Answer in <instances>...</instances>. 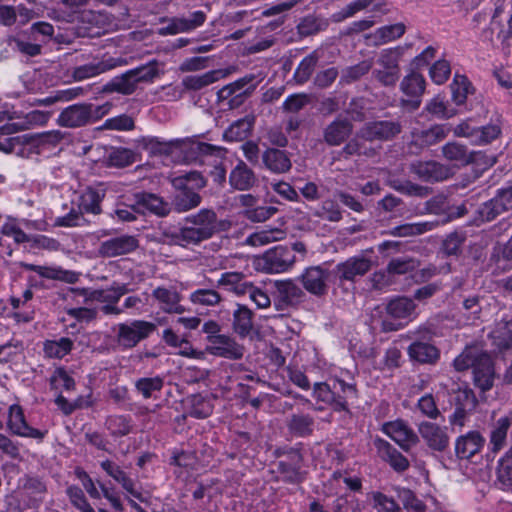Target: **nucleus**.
Here are the masks:
<instances>
[{"mask_svg":"<svg viewBox=\"0 0 512 512\" xmlns=\"http://www.w3.org/2000/svg\"><path fill=\"white\" fill-rule=\"evenodd\" d=\"M164 386V380L160 376L143 377L135 381V389L145 399L153 397L155 392H160Z\"/></svg>","mask_w":512,"mask_h":512,"instance_id":"8fccbe9b","label":"nucleus"},{"mask_svg":"<svg viewBox=\"0 0 512 512\" xmlns=\"http://www.w3.org/2000/svg\"><path fill=\"white\" fill-rule=\"evenodd\" d=\"M352 132L351 121L346 118H337L326 126L323 137L328 145L339 146L349 138Z\"/></svg>","mask_w":512,"mask_h":512,"instance_id":"a878e982","label":"nucleus"},{"mask_svg":"<svg viewBox=\"0 0 512 512\" xmlns=\"http://www.w3.org/2000/svg\"><path fill=\"white\" fill-rule=\"evenodd\" d=\"M313 419L308 415H293L289 421V429L300 436L312 432Z\"/></svg>","mask_w":512,"mask_h":512,"instance_id":"69168bd1","label":"nucleus"},{"mask_svg":"<svg viewBox=\"0 0 512 512\" xmlns=\"http://www.w3.org/2000/svg\"><path fill=\"white\" fill-rule=\"evenodd\" d=\"M506 210L500 204L499 200L495 196L491 200L485 202L478 210L479 217L482 221H492L498 215L505 212Z\"/></svg>","mask_w":512,"mask_h":512,"instance_id":"774afa93","label":"nucleus"},{"mask_svg":"<svg viewBox=\"0 0 512 512\" xmlns=\"http://www.w3.org/2000/svg\"><path fill=\"white\" fill-rule=\"evenodd\" d=\"M405 31L406 26L400 22L382 26L374 32L365 35V39L369 46L378 47L401 38Z\"/></svg>","mask_w":512,"mask_h":512,"instance_id":"bb28decb","label":"nucleus"},{"mask_svg":"<svg viewBox=\"0 0 512 512\" xmlns=\"http://www.w3.org/2000/svg\"><path fill=\"white\" fill-rule=\"evenodd\" d=\"M188 401L190 404L189 413L192 417L201 419L211 415L213 405L208 398L200 394H195L190 396Z\"/></svg>","mask_w":512,"mask_h":512,"instance_id":"3c124183","label":"nucleus"},{"mask_svg":"<svg viewBox=\"0 0 512 512\" xmlns=\"http://www.w3.org/2000/svg\"><path fill=\"white\" fill-rule=\"evenodd\" d=\"M7 426L13 434L22 437L42 439L45 435L44 432L27 424L23 410L19 405L10 406Z\"/></svg>","mask_w":512,"mask_h":512,"instance_id":"412c9836","label":"nucleus"},{"mask_svg":"<svg viewBox=\"0 0 512 512\" xmlns=\"http://www.w3.org/2000/svg\"><path fill=\"white\" fill-rule=\"evenodd\" d=\"M324 56V51L322 48H317L313 50L309 55L302 59V61L297 66L293 79L299 84L303 85L306 83L310 77L312 76L315 67L317 66L318 61Z\"/></svg>","mask_w":512,"mask_h":512,"instance_id":"473e14b6","label":"nucleus"},{"mask_svg":"<svg viewBox=\"0 0 512 512\" xmlns=\"http://www.w3.org/2000/svg\"><path fill=\"white\" fill-rule=\"evenodd\" d=\"M125 64V59L121 57L115 58L105 54L101 58H93V61L90 63L75 67L72 71V76L75 80L82 81L85 79L98 76L102 73H105L116 67L123 66Z\"/></svg>","mask_w":512,"mask_h":512,"instance_id":"9b49d317","label":"nucleus"},{"mask_svg":"<svg viewBox=\"0 0 512 512\" xmlns=\"http://www.w3.org/2000/svg\"><path fill=\"white\" fill-rule=\"evenodd\" d=\"M112 108V103L102 105L77 103L64 108L57 117V124L65 128H81L93 124L106 116Z\"/></svg>","mask_w":512,"mask_h":512,"instance_id":"7ed1b4c3","label":"nucleus"},{"mask_svg":"<svg viewBox=\"0 0 512 512\" xmlns=\"http://www.w3.org/2000/svg\"><path fill=\"white\" fill-rule=\"evenodd\" d=\"M457 371L473 368L474 383L483 392L493 386L495 372L492 359L487 352L477 347H467L453 362Z\"/></svg>","mask_w":512,"mask_h":512,"instance_id":"f03ea898","label":"nucleus"},{"mask_svg":"<svg viewBox=\"0 0 512 512\" xmlns=\"http://www.w3.org/2000/svg\"><path fill=\"white\" fill-rule=\"evenodd\" d=\"M382 457L397 472H403L409 468L408 459L394 448L390 443L384 441L381 446Z\"/></svg>","mask_w":512,"mask_h":512,"instance_id":"de8ad7c7","label":"nucleus"},{"mask_svg":"<svg viewBox=\"0 0 512 512\" xmlns=\"http://www.w3.org/2000/svg\"><path fill=\"white\" fill-rule=\"evenodd\" d=\"M485 439L478 431H470L457 438L455 452L459 459H470L480 452Z\"/></svg>","mask_w":512,"mask_h":512,"instance_id":"393cba45","label":"nucleus"},{"mask_svg":"<svg viewBox=\"0 0 512 512\" xmlns=\"http://www.w3.org/2000/svg\"><path fill=\"white\" fill-rule=\"evenodd\" d=\"M226 75L227 73L224 70H211L201 75L186 76L182 80V85L188 90H200L224 78Z\"/></svg>","mask_w":512,"mask_h":512,"instance_id":"ea45409f","label":"nucleus"},{"mask_svg":"<svg viewBox=\"0 0 512 512\" xmlns=\"http://www.w3.org/2000/svg\"><path fill=\"white\" fill-rule=\"evenodd\" d=\"M452 91V100L457 106H461L466 102L470 89V83L465 76L455 75L450 85Z\"/></svg>","mask_w":512,"mask_h":512,"instance_id":"6e6d98bb","label":"nucleus"},{"mask_svg":"<svg viewBox=\"0 0 512 512\" xmlns=\"http://www.w3.org/2000/svg\"><path fill=\"white\" fill-rule=\"evenodd\" d=\"M49 115L46 112L34 110L25 115V117L17 122H9L0 127V150L10 153L16 145L21 143L20 137L12 136L13 134L27 130L35 124H45Z\"/></svg>","mask_w":512,"mask_h":512,"instance_id":"423d86ee","label":"nucleus"},{"mask_svg":"<svg viewBox=\"0 0 512 512\" xmlns=\"http://www.w3.org/2000/svg\"><path fill=\"white\" fill-rule=\"evenodd\" d=\"M375 0H355L345 6L342 10L334 13L331 20L335 23L342 22L343 20L354 16L356 13L367 9L374 3Z\"/></svg>","mask_w":512,"mask_h":512,"instance_id":"603ef678","label":"nucleus"},{"mask_svg":"<svg viewBox=\"0 0 512 512\" xmlns=\"http://www.w3.org/2000/svg\"><path fill=\"white\" fill-rule=\"evenodd\" d=\"M372 268V261L364 256H354L337 264L333 270L340 282H354L357 277H362Z\"/></svg>","mask_w":512,"mask_h":512,"instance_id":"4468645a","label":"nucleus"},{"mask_svg":"<svg viewBox=\"0 0 512 512\" xmlns=\"http://www.w3.org/2000/svg\"><path fill=\"white\" fill-rule=\"evenodd\" d=\"M206 20L203 11H194L189 18L175 17L169 24L159 30L161 35H175L178 33L189 32L201 26Z\"/></svg>","mask_w":512,"mask_h":512,"instance_id":"5701e85b","label":"nucleus"},{"mask_svg":"<svg viewBox=\"0 0 512 512\" xmlns=\"http://www.w3.org/2000/svg\"><path fill=\"white\" fill-rule=\"evenodd\" d=\"M152 297L165 313L182 314L185 312L184 306L180 303L182 297L174 287H157L153 290Z\"/></svg>","mask_w":512,"mask_h":512,"instance_id":"4be33fe9","label":"nucleus"},{"mask_svg":"<svg viewBox=\"0 0 512 512\" xmlns=\"http://www.w3.org/2000/svg\"><path fill=\"white\" fill-rule=\"evenodd\" d=\"M274 287L277 309L295 306L302 302L305 297L304 291L291 279L275 281Z\"/></svg>","mask_w":512,"mask_h":512,"instance_id":"f3484780","label":"nucleus"},{"mask_svg":"<svg viewBox=\"0 0 512 512\" xmlns=\"http://www.w3.org/2000/svg\"><path fill=\"white\" fill-rule=\"evenodd\" d=\"M134 198V209L138 213L148 211L156 216L165 217L171 211V205L156 194L141 192L135 194Z\"/></svg>","mask_w":512,"mask_h":512,"instance_id":"aec40b11","label":"nucleus"},{"mask_svg":"<svg viewBox=\"0 0 512 512\" xmlns=\"http://www.w3.org/2000/svg\"><path fill=\"white\" fill-rule=\"evenodd\" d=\"M74 347V342L68 337H61L54 340H46L43 344V351L46 357L62 359L68 355Z\"/></svg>","mask_w":512,"mask_h":512,"instance_id":"37998d69","label":"nucleus"},{"mask_svg":"<svg viewBox=\"0 0 512 512\" xmlns=\"http://www.w3.org/2000/svg\"><path fill=\"white\" fill-rule=\"evenodd\" d=\"M221 300V295L214 289H198L190 294V301L195 305L215 306Z\"/></svg>","mask_w":512,"mask_h":512,"instance_id":"4d7b16f0","label":"nucleus"},{"mask_svg":"<svg viewBox=\"0 0 512 512\" xmlns=\"http://www.w3.org/2000/svg\"><path fill=\"white\" fill-rule=\"evenodd\" d=\"M489 336L499 351L509 349L512 346V318L497 322Z\"/></svg>","mask_w":512,"mask_h":512,"instance_id":"4c0bfd02","label":"nucleus"},{"mask_svg":"<svg viewBox=\"0 0 512 512\" xmlns=\"http://www.w3.org/2000/svg\"><path fill=\"white\" fill-rule=\"evenodd\" d=\"M106 426L114 436H125L131 430L128 418L123 415L110 416L106 421Z\"/></svg>","mask_w":512,"mask_h":512,"instance_id":"0e129e2a","label":"nucleus"},{"mask_svg":"<svg viewBox=\"0 0 512 512\" xmlns=\"http://www.w3.org/2000/svg\"><path fill=\"white\" fill-rule=\"evenodd\" d=\"M383 433L395 441L405 452L419 442L418 435L404 421L396 420L387 422L382 427Z\"/></svg>","mask_w":512,"mask_h":512,"instance_id":"dca6fc26","label":"nucleus"},{"mask_svg":"<svg viewBox=\"0 0 512 512\" xmlns=\"http://www.w3.org/2000/svg\"><path fill=\"white\" fill-rule=\"evenodd\" d=\"M404 47L382 49L377 56L378 67L373 70V77L383 86H394L400 78L399 62L403 56Z\"/></svg>","mask_w":512,"mask_h":512,"instance_id":"39448f33","label":"nucleus"},{"mask_svg":"<svg viewBox=\"0 0 512 512\" xmlns=\"http://www.w3.org/2000/svg\"><path fill=\"white\" fill-rule=\"evenodd\" d=\"M449 218L435 221H425L418 223H406L392 228L388 233L395 237H410L424 234L432 231L440 224L446 223Z\"/></svg>","mask_w":512,"mask_h":512,"instance_id":"c85d7f7f","label":"nucleus"},{"mask_svg":"<svg viewBox=\"0 0 512 512\" xmlns=\"http://www.w3.org/2000/svg\"><path fill=\"white\" fill-rule=\"evenodd\" d=\"M179 192L173 198L174 209L179 212H187L198 207L201 203V196L188 188L177 189Z\"/></svg>","mask_w":512,"mask_h":512,"instance_id":"c03bdc74","label":"nucleus"},{"mask_svg":"<svg viewBox=\"0 0 512 512\" xmlns=\"http://www.w3.org/2000/svg\"><path fill=\"white\" fill-rule=\"evenodd\" d=\"M478 404V400L473 392L468 387L459 388L455 392L454 405L455 407L464 408L466 410H475Z\"/></svg>","mask_w":512,"mask_h":512,"instance_id":"680f3d73","label":"nucleus"},{"mask_svg":"<svg viewBox=\"0 0 512 512\" xmlns=\"http://www.w3.org/2000/svg\"><path fill=\"white\" fill-rule=\"evenodd\" d=\"M314 397L330 404L336 411H348V403L357 398L354 384L346 383L340 379H333L329 383H315Z\"/></svg>","mask_w":512,"mask_h":512,"instance_id":"20e7f679","label":"nucleus"},{"mask_svg":"<svg viewBox=\"0 0 512 512\" xmlns=\"http://www.w3.org/2000/svg\"><path fill=\"white\" fill-rule=\"evenodd\" d=\"M447 136L443 125H433L425 130H413L409 149L412 153H419L422 149L442 141Z\"/></svg>","mask_w":512,"mask_h":512,"instance_id":"6ab92c4d","label":"nucleus"},{"mask_svg":"<svg viewBox=\"0 0 512 512\" xmlns=\"http://www.w3.org/2000/svg\"><path fill=\"white\" fill-rule=\"evenodd\" d=\"M285 237V232L279 229L263 230L251 234L246 242L252 246H261L268 243L282 240Z\"/></svg>","mask_w":512,"mask_h":512,"instance_id":"5fc2aeb1","label":"nucleus"},{"mask_svg":"<svg viewBox=\"0 0 512 512\" xmlns=\"http://www.w3.org/2000/svg\"><path fill=\"white\" fill-rule=\"evenodd\" d=\"M100 465L109 476L122 485L124 490H126L131 496L142 501L141 493L135 489L133 480L130 479L117 464L110 460H105L102 461Z\"/></svg>","mask_w":512,"mask_h":512,"instance_id":"e433bc0d","label":"nucleus"},{"mask_svg":"<svg viewBox=\"0 0 512 512\" xmlns=\"http://www.w3.org/2000/svg\"><path fill=\"white\" fill-rule=\"evenodd\" d=\"M410 171L425 182H439L451 176V169L436 161H416L410 165Z\"/></svg>","mask_w":512,"mask_h":512,"instance_id":"a211bd4d","label":"nucleus"},{"mask_svg":"<svg viewBox=\"0 0 512 512\" xmlns=\"http://www.w3.org/2000/svg\"><path fill=\"white\" fill-rule=\"evenodd\" d=\"M244 346L228 335L213 336L206 346L205 354L209 353L216 357L238 360L244 355Z\"/></svg>","mask_w":512,"mask_h":512,"instance_id":"ddd939ff","label":"nucleus"},{"mask_svg":"<svg viewBox=\"0 0 512 512\" xmlns=\"http://www.w3.org/2000/svg\"><path fill=\"white\" fill-rule=\"evenodd\" d=\"M254 116L247 115L232 123L224 132V138L228 141H242L246 139L254 125Z\"/></svg>","mask_w":512,"mask_h":512,"instance_id":"79ce46f5","label":"nucleus"},{"mask_svg":"<svg viewBox=\"0 0 512 512\" xmlns=\"http://www.w3.org/2000/svg\"><path fill=\"white\" fill-rule=\"evenodd\" d=\"M511 421L510 416H503L493 424L490 432V446L492 452L497 453L505 447Z\"/></svg>","mask_w":512,"mask_h":512,"instance_id":"58836bf2","label":"nucleus"},{"mask_svg":"<svg viewBox=\"0 0 512 512\" xmlns=\"http://www.w3.org/2000/svg\"><path fill=\"white\" fill-rule=\"evenodd\" d=\"M371 68L372 63L367 60L361 61L353 66L346 67L341 72L340 82L346 84L352 83L367 74Z\"/></svg>","mask_w":512,"mask_h":512,"instance_id":"864d4df0","label":"nucleus"},{"mask_svg":"<svg viewBox=\"0 0 512 512\" xmlns=\"http://www.w3.org/2000/svg\"><path fill=\"white\" fill-rule=\"evenodd\" d=\"M104 196L105 191L103 189L88 187L79 195L77 206L84 213L100 214L102 211L101 202Z\"/></svg>","mask_w":512,"mask_h":512,"instance_id":"2f4dec72","label":"nucleus"},{"mask_svg":"<svg viewBox=\"0 0 512 512\" xmlns=\"http://www.w3.org/2000/svg\"><path fill=\"white\" fill-rule=\"evenodd\" d=\"M186 226L178 231L165 234L168 242L182 247L198 245L213 237L218 231L216 213L211 209H201L185 218Z\"/></svg>","mask_w":512,"mask_h":512,"instance_id":"f257e3e1","label":"nucleus"},{"mask_svg":"<svg viewBox=\"0 0 512 512\" xmlns=\"http://www.w3.org/2000/svg\"><path fill=\"white\" fill-rule=\"evenodd\" d=\"M218 286L233 292L237 296H244L249 291L252 284L248 282L246 276L241 272H225L217 281Z\"/></svg>","mask_w":512,"mask_h":512,"instance_id":"c9c22d12","label":"nucleus"},{"mask_svg":"<svg viewBox=\"0 0 512 512\" xmlns=\"http://www.w3.org/2000/svg\"><path fill=\"white\" fill-rule=\"evenodd\" d=\"M425 109L432 115L441 119L451 118L457 113L454 109H448L445 101L440 96H436L431 99L427 103Z\"/></svg>","mask_w":512,"mask_h":512,"instance_id":"e2e57ef3","label":"nucleus"},{"mask_svg":"<svg viewBox=\"0 0 512 512\" xmlns=\"http://www.w3.org/2000/svg\"><path fill=\"white\" fill-rule=\"evenodd\" d=\"M253 312L245 305L237 304L233 312L232 329L241 338L253 330Z\"/></svg>","mask_w":512,"mask_h":512,"instance_id":"f704fd0d","label":"nucleus"},{"mask_svg":"<svg viewBox=\"0 0 512 512\" xmlns=\"http://www.w3.org/2000/svg\"><path fill=\"white\" fill-rule=\"evenodd\" d=\"M20 266L25 268L26 270L34 271L41 277L47 279L60 280L70 284L77 282L79 279L78 273L74 271L63 270L61 268L38 266L34 264H28L25 262H21Z\"/></svg>","mask_w":512,"mask_h":512,"instance_id":"c756f323","label":"nucleus"},{"mask_svg":"<svg viewBox=\"0 0 512 512\" xmlns=\"http://www.w3.org/2000/svg\"><path fill=\"white\" fill-rule=\"evenodd\" d=\"M447 430V427L429 421H423L418 425V433L423 441L431 450L437 452H443L449 446Z\"/></svg>","mask_w":512,"mask_h":512,"instance_id":"2eb2a0df","label":"nucleus"},{"mask_svg":"<svg viewBox=\"0 0 512 512\" xmlns=\"http://www.w3.org/2000/svg\"><path fill=\"white\" fill-rule=\"evenodd\" d=\"M130 71L133 74L137 84L142 82H152L154 78L159 75L158 63L155 60L150 61L145 65L131 69Z\"/></svg>","mask_w":512,"mask_h":512,"instance_id":"bf43d9fd","label":"nucleus"},{"mask_svg":"<svg viewBox=\"0 0 512 512\" xmlns=\"http://www.w3.org/2000/svg\"><path fill=\"white\" fill-rule=\"evenodd\" d=\"M400 89L407 96L419 98L425 90V79L421 74L412 72L402 79Z\"/></svg>","mask_w":512,"mask_h":512,"instance_id":"09e8293b","label":"nucleus"},{"mask_svg":"<svg viewBox=\"0 0 512 512\" xmlns=\"http://www.w3.org/2000/svg\"><path fill=\"white\" fill-rule=\"evenodd\" d=\"M329 26V20L320 16L308 15L304 17L297 25V31L300 36L308 37L321 31H325Z\"/></svg>","mask_w":512,"mask_h":512,"instance_id":"49530a36","label":"nucleus"},{"mask_svg":"<svg viewBox=\"0 0 512 512\" xmlns=\"http://www.w3.org/2000/svg\"><path fill=\"white\" fill-rule=\"evenodd\" d=\"M497 483L503 490H512V460L501 458L497 467Z\"/></svg>","mask_w":512,"mask_h":512,"instance_id":"052dcab7","label":"nucleus"},{"mask_svg":"<svg viewBox=\"0 0 512 512\" xmlns=\"http://www.w3.org/2000/svg\"><path fill=\"white\" fill-rule=\"evenodd\" d=\"M156 325L144 320H134L130 323L118 325L117 342L125 348L131 349L140 341L146 339L154 330Z\"/></svg>","mask_w":512,"mask_h":512,"instance_id":"0eeeda50","label":"nucleus"},{"mask_svg":"<svg viewBox=\"0 0 512 512\" xmlns=\"http://www.w3.org/2000/svg\"><path fill=\"white\" fill-rule=\"evenodd\" d=\"M263 166L274 174L290 171L292 162L287 151L278 148H267L262 154Z\"/></svg>","mask_w":512,"mask_h":512,"instance_id":"b1692460","label":"nucleus"},{"mask_svg":"<svg viewBox=\"0 0 512 512\" xmlns=\"http://www.w3.org/2000/svg\"><path fill=\"white\" fill-rule=\"evenodd\" d=\"M133 128H134L133 119L126 114H122V115L107 119L99 129L100 130L129 131V130H132Z\"/></svg>","mask_w":512,"mask_h":512,"instance_id":"338daca9","label":"nucleus"},{"mask_svg":"<svg viewBox=\"0 0 512 512\" xmlns=\"http://www.w3.org/2000/svg\"><path fill=\"white\" fill-rule=\"evenodd\" d=\"M332 274L334 273L324 266H311L303 271L299 280L307 292L316 297H322L328 293Z\"/></svg>","mask_w":512,"mask_h":512,"instance_id":"6e6552de","label":"nucleus"},{"mask_svg":"<svg viewBox=\"0 0 512 512\" xmlns=\"http://www.w3.org/2000/svg\"><path fill=\"white\" fill-rule=\"evenodd\" d=\"M171 184L175 189L188 188L195 191L203 188L206 185V180L200 172L190 171L172 177Z\"/></svg>","mask_w":512,"mask_h":512,"instance_id":"a18cd8bd","label":"nucleus"},{"mask_svg":"<svg viewBox=\"0 0 512 512\" xmlns=\"http://www.w3.org/2000/svg\"><path fill=\"white\" fill-rule=\"evenodd\" d=\"M110 88L112 91L124 95H130L136 90L137 83L133 77V74L129 70L121 76L114 78L110 83Z\"/></svg>","mask_w":512,"mask_h":512,"instance_id":"13d9d810","label":"nucleus"},{"mask_svg":"<svg viewBox=\"0 0 512 512\" xmlns=\"http://www.w3.org/2000/svg\"><path fill=\"white\" fill-rule=\"evenodd\" d=\"M407 353L412 361L420 364H434L440 357L439 349L429 342L414 341L408 348Z\"/></svg>","mask_w":512,"mask_h":512,"instance_id":"cd10ccee","label":"nucleus"},{"mask_svg":"<svg viewBox=\"0 0 512 512\" xmlns=\"http://www.w3.org/2000/svg\"><path fill=\"white\" fill-rule=\"evenodd\" d=\"M443 157L457 166L468 165L475 160L476 153L470 152L465 145L448 142L442 147Z\"/></svg>","mask_w":512,"mask_h":512,"instance_id":"72a5a7b5","label":"nucleus"},{"mask_svg":"<svg viewBox=\"0 0 512 512\" xmlns=\"http://www.w3.org/2000/svg\"><path fill=\"white\" fill-rule=\"evenodd\" d=\"M295 255L285 246H275L266 251L259 259V265L267 273H282L295 263Z\"/></svg>","mask_w":512,"mask_h":512,"instance_id":"1a4fd4ad","label":"nucleus"},{"mask_svg":"<svg viewBox=\"0 0 512 512\" xmlns=\"http://www.w3.org/2000/svg\"><path fill=\"white\" fill-rule=\"evenodd\" d=\"M402 131V125L394 120L367 122L358 131V137L365 141H389Z\"/></svg>","mask_w":512,"mask_h":512,"instance_id":"9d476101","label":"nucleus"},{"mask_svg":"<svg viewBox=\"0 0 512 512\" xmlns=\"http://www.w3.org/2000/svg\"><path fill=\"white\" fill-rule=\"evenodd\" d=\"M138 247L139 241L135 236L123 234L102 241L97 249V254L102 258H114L129 254Z\"/></svg>","mask_w":512,"mask_h":512,"instance_id":"f8f14e48","label":"nucleus"},{"mask_svg":"<svg viewBox=\"0 0 512 512\" xmlns=\"http://www.w3.org/2000/svg\"><path fill=\"white\" fill-rule=\"evenodd\" d=\"M416 304L411 298L396 297L386 306L388 315L395 319H410L415 314Z\"/></svg>","mask_w":512,"mask_h":512,"instance_id":"a19ab883","label":"nucleus"},{"mask_svg":"<svg viewBox=\"0 0 512 512\" xmlns=\"http://www.w3.org/2000/svg\"><path fill=\"white\" fill-rule=\"evenodd\" d=\"M229 183L236 190H249L256 183V176L243 161H240L231 170L229 175Z\"/></svg>","mask_w":512,"mask_h":512,"instance_id":"7c9ffc66","label":"nucleus"}]
</instances>
